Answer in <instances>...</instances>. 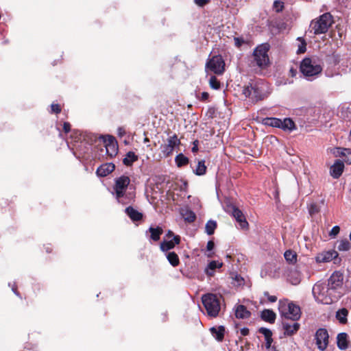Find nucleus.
<instances>
[{
    "instance_id": "1",
    "label": "nucleus",
    "mask_w": 351,
    "mask_h": 351,
    "mask_svg": "<svg viewBox=\"0 0 351 351\" xmlns=\"http://www.w3.org/2000/svg\"><path fill=\"white\" fill-rule=\"evenodd\" d=\"M267 85L263 82L249 83L243 88L242 94L245 97H249L253 102H257L266 99L269 92L267 90Z\"/></svg>"
},
{
    "instance_id": "2",
    "label": "nucleus",
    "mask_w": 351,
    "mask_h": 351,
    "mask_svg": "<svg viewBox=\"0 0 351 351\" xmlns=\"http://www.w3.org/2000/svg\"><path fill=\"white\" fill-rule=\"evenodd\" d=\"M278 311L282 319L298 321L301 317L300 307L288 300H280L278 302Z\"/></svg>"
},
{
    "instance_id": "3",
    "label": "nucleus",
    "mask_w": 351,
    "mask_h": 351,
    "mask_svg": "<svg viewBox=\"0 0 351 351\" xmlns=\"http://www.w3.org/2000/svg\"><path fill=\"white\" fill-rule=\"evenodd\" d=\"M312 293L315 300L322 304H330L338 300L325 283H316L313 287Z\"/></svg>"
},
{
    "instance_id": "4",
    "label": "nucleus",
    "mask_w": 351,
    "mask_h": 351,
    "mask_svg": "<svg viewBox=\"0 0 351 351\" xmlns=\"http://www.w3.org/2000/svg\"><path fill=\"white\" fill-rule=\"evenodd\" d=\"M270 46L268 43H263L256 47L253 51V60L251 64L257 66L260 69H265L269 64L268 51Z\"/></svg>"
},
{
    "instance_id": "5",
    "label": "nucleus",
    "mask_w": 351,
    "mask_h": 351,
    "mask_svg": "<svg viewBox=\"0 0 351 351\" xmlns=\"http://www.w3.org/2000/svg\"><path fill=\"white\" fill-rule=\"evenodd\" d=\"M221 295L206 293L202 295V302L208 316L216 317L221 309Z\"/></svg>"
},
{
    "instance_id": "6",
    "label": "nucleus",
    "mask_w": 351,
    "mask_h": 351,
    "mask_svg": "<svg viewBox=\"0 0 351 351\" xmlns=\"http://www.w3.org/2000/svg\"><path fill=\"white\" fill-rule=\"evenodd\" d=\"M333 23L332 16L329 12L322 14L319 18L313 20L310 27L314 34L318 35L325 34Z\"/></svg>"
},
{
    "instance_id": "7",
    "label": "nucleus",
    "mask_w": 351,
    "mask_h": 351,
    "mask_svg": "<svg viewBox=\"0 0 351 351\" xmlns=\"http://www.w3.org/2000/svg\"><path fill=\"white\" fill-rule=\"evenodd\" d=\"M300 70L305 77L309 78L321 73L322 67L315 58H305L300 63Z\"/></svg>"
},
{
    "instance_id": "8",
    "label": "nucleus",
    "mask_w": 351,
    "mask_h": 351,
    "mask_svg": "<svg viewBox=\"0 0 351 351\" xmlns=\"http://www.w3.org/2000/svg\"><path fill=\"white\" fill-rule=\"evenodd\" d=\"M343 274L339 271H334L328 280L326 285L339 300L344 294Z\"/></svg>"
},
{
    "instance_id": "9",
    "label": "nucleus",
    "mask_w": 351,
    "mask_h": 351,
    "mask_svg": "<svg viewBox=\"0 0 351 351\" xmlns=\"http://www.w3.org/2000/svg\"><path fill=\"white\" fill-rule=\"evenodd\" d=\"M206 67L216 75H221L225 71V62L221 55L213 56L207 61Z\"/></svg>"
},
{
    "instance_id": "10",
    "label": "nucleus",
    "mask_w": 351,
    "mask_h": 351,
    "mask_svg": "<svg viewBox=\"0 0 351 351\" xmlns=\"http://www.w3.org/2000/svg\"><path fill=\"white\" fill-rule=\"evenodd\" d=\"M130 183V179L127 176H121L115 180L114 189L116 198L119 199L125 195L126 189Z\"/></svg>"
},
{
    "instance_id": "11",
    "label": "nucleus",
    "mask_w": 351,
    "mask_h": 351,
    "mask_svg": "<svg viewBox=\"0 0 351 351\" xmlns=\"http://www.w3.org/2000/svg\"><path fill=\"white\" fill-rule=\"evenodd\" d=\"M180 145V140L178 136L174 134L172 136L167 138V143L161 145L162 152L165 157L172 154L174 148Z\"/></svg>"
},
{
    "instance_id": "12",
    "label": "nucleus",
    "mask_w": 351,
    "mask_h": 351,
    "mask_svg": "<svg viewBox=\"0 0 351 351\" xmlns=\"http://www.w3.org/2000/svg\"><path fill=\"white\" fill-rule=\"evenodd\" d=\"M328 333L325 328H319L315 333L316 344L317 348L324 351L328 345Z\"/></svg>"
},
{
    "instance_id": "13",
    "label": "nucleus",
    "mask_w": 351,
    "mask_h": 351,
    "mask_svg": "<svg viewBox=\"0 0 351 351\" xmlns=\"http://www.w3.org/2000/svg\"><path fill=\"white\" fill-rule=\"evenodd\" d=\"M104 143L107 154L110 158L115 156L118 152V143L116 138L111 135H107L104 138Z\"/></svg>"
},
{
    "instance_id": "14",
    "label": "nucleus",
    "mask_w": 351,
    "mask_h": 351,
    "mask_svg": "<svg viewBox=\"0 0 351 351\" xmlns=\"http://www.w3.org/2000/svg\"><path fill=\"white\" fill-rule=\"evenodd\" d=\"M70 138L75 143L86 141L88 144H92L95 141V138L91 134L76 130L71 132Z\"/></svg>"
},
{
    "instance_id": "15",
    "label": "nucleus",
    "mask_w": 351,
    "mask_h": 351,
    "mask_svg": "<svg viewBox=\"0 0 351 351\" xmlns=\"http://www.w3.org/2000/svg\"><path fill=\"white\" fill-rule=\"evenodd\" d=\"M317 263H327L334 260L335 263H339L341 259H338V253L335 250H330L319 253L315 257Z\"/></svg>"
},
{
    "instance_id": "16",
    "label": "nucleus",
    "mask_w": 351,
    "mask_h": 351,
    "mask_svg": "<svg viewBox=\"0 0 351 351\" xmlns=\"http://www.w3.org/2000/svg\"><path fill=\"white\" fill-rule=\"evenodd\" d=\"M289 319H282V327L284 334L287 336H291L295 334L300 328V324L298 322H293L292 324L289 323Z\"/></svg>"
},
{
    "instance_id": "17",
    "label": "nucleus",
    "mask_w": 351,
    "mask_h": 351,
    "mask_svg": "<svg viewBox=\"0 0 351 351\" xmlns=\"http://www.w3.org/2000/svg\"><path fill=\"white\" fill-rule=\"evenodd\" d=\"M344 163L341 160H335V163L330 167V176L335 179L339 178L343 173L344 170Z\"/></svg>"
},
{
    "instance_id": "18",
    "label": "nucleus",
    "mask_w": 351,
    "mask_h": 351,
    "mask_svg": "<svg viewBox=\"0 0 351 351\" xmlns=\"http://www.w3.org/2000/svg\"><path fill=\"white\" fill-rule=\"evenodd\" d=\"M232 215L236 221L239 223V226L241 228H247L249 225L248 222L247 221L243 212L240 209L234 206L232 208Z\"/></svg>"
},
{
    "instance_id": "19",
    "label": "nucleus",
    "mask_w": 351,
    "mask_h": 351,
    "mask_svg": "<svg viewBox=\"0 0 351 351\" xmlns=\"http://www.w3.org/2000/svg\"><path fill=\"white\" fill-rule=\"evenodd\" d=\"M181 239L179 235L174 236L172 240H164L160 243V247L162 252H167L180 243Z\"/></svg>"
},
{
    "instance_id": "20",
    "label": "nucleus",
    "mask_w": 351,
    "mask_h": 351,
    "mask_svg": "<svg viewBox=\"0 0 351 351\" xmlns=\"http://www.w3.org/2000/svg\"><path fill=\"white\" fill-rule=\"evenodd\" d=\"M115 169V165L112 162H108L101 165L96 171V173L99 177H106L111 173Z\"/></svg>"
},
{
    "instance_id": "21",
    "label": "nucleus",
    "mask_w": 351,
    "mask_h": 351,
    "mask_svg": "<svg viewBox=\"0 0 351 351\" xmlns=\"http://www.w3.org/2000/svg\"><path fill=\"white\" fill-rule=\"evenodd\" d=\"M127 215L130 218V219L133 221H139L143 219V214L138 212L136 209L130 206H128L125 210Z\"/></svg>"
},
{
    "instance_id": "22",
    "label": "nucleus",
    "mask_w": 351,
    "mask_h": 351,
    "mask_svg": "<svg viewBox=\"0 0 351 351\" xmlns=\"http://www.w3.org/2000/svg\"><path fill=\"white\" fill-rule=\"evenodd\" d=\"M251 316V312L248 311L245 306L239 304L235 307V317L237 319H247Z\"/></svg>"
},
{
    "instance_id": "23",
    "label": "nucleus",
    "mask_w": 351,
    "mask_h": 351,
    "mask_svg": "<svg viewBox=\"0 0 351 351\" xmlns=\"http://www.w3.org/2000/svg\"><path fill=\"white\" fill-rule=\"evenodd\" d=\"M348 335L346 332H341L337 335V344L339 349L346 350L348 348Z\"/></svg>"
},
{
    "instance_id": "24",
    "label": "nucleus",
    "mask_w": 351,
    "mask_h": 351,
    "mask_svg": "<svg viewBox=\"0 0 351 351\" xmlns=\"http://www.w3.org/2000/svg\"><path fill=\"white\" fill-rule=\"evenodd\" d=\"M212 335L218 341H222L224 339L225 328L223 326L212 327L210 329Z\"/></svg>"
},
{
    "instance_id": "25",
    "label": "nucleus",
    "mask_w": 351,
    "mask_h": 351,
    "mask_svg": "<svg viewBox=\"0 0 351 351\" xmlns=\"http://www.w3.org/2000/svg\"><path fill=\"white\" fill-rule=\"evenodd\" d=\"M261 317L265 322L274 324L276 318V315L272 310L265 309L261 312Z\"/></svg>"
},
{
    "instance_id": "26",
    "label": "nucleus",
    "mask_w": 351,
    "mask_h": 351,
    "mask_svg": "<svg viewBox=\"0 0 351 351\" xmlns=\"http://www.w3.org/2000/svg\"><path fill=\"white\" fill-rule=\"evenodd\" d=\"M280 128L284 131H293L296 127L294 121L291 118H285L283 120L281 119V124Z\"/></svg>"
},
{
    "instance_id": "27",
    "label": "nucleus",
    "mask_w": 351,
    "mask_h": 351,
    "mask_svg": "<svg viewBox=\"0 0 351 351\" xmlns=\"http://www.w3.org/2000/svg\"><path fill=\"white\" fill-rule=\"evenodd\" d=\"M148 232L150 233V239L154 241H158L160 240V236L163 233V230L160 226H157L156 228L150 227L148 229Z\"/></svg>"
},
{
    "instance_id": "28",
    "label": "nucleus",
    "mask_w": 351,
    "mask_h": 351,
    "mask_svg": "<svg viewBox=\"0 0 351 351\" xmlns=\"http://www.w3.org/2000/svg\"><path fill=\"white\" fill-rule=\"evenodd\" d=\"M337 156H340L344 158V160L348 163L351 164V151L349 149L346 148H337V152H335Z\"/></svg>"
},
{
    "instance_id": "29",
    "label": "nucleus",
    "mask_w": 351,
    "mask_h": 351,
    "mask_svg": "<svg viewBox=\"0 0 351 351\" xmlns=\"http://www.w3.org/2000/svg\"><path fill=\"white\" fill-rule=\"evenodd\" d=\"M138 160V156L133 152H128L123 159V163L127 167H131L133 163Z\"/></svg>"
},
{
    "instance_id": "30",
    "label": "nucleus",
    "mask_w": 351,
    "mask_h": 351,
    "mask_svg": "<svg viewBox=\"0 0 351 351\" xmlns=\"http://www.w3.org/2000/svg\"><path fill=\"white\" fill-rule=\"evenodd\" d=\"M265 125L280 128L281 119L276 117H266L263 119Z\"/></svg>"
},
{
    "instance_id": "31",
    "label": "nucleus",
    "mask_w": 351,
    "mask_h": 351,
    "mask_svg": "<svg viewBox=\"0 0 351 351\" xmlns=\"http://www.w3.org/2000/svg\"><path fill=\"white\" fill-rule=\"evenodd\" d=\"M166 258L171 266L176 267L180 264V258L175 252H169L166 254Z\"/></svg>"
},
{
    "instance_id": "32",
    "label": "nucleus",
    "mask_w": 351,
    "mask_h": 351,
    "mask_svg": "<svg viewBox=\"0 0 351 351\" xmlns=\"http://www.w3.org/2000/svg\"><path fill=\"white\" fill-rule=\"evenodd\" d=\"M348 311L346 308H343L337 312L336 317L340 324H345L348 322Z\"/></svg>"
},
{
    "instance_id": "33",
    "label": "nucleus",
    "mask_w": 351,
    "mask_h": 351,
    "mask_svg": "<svg viewBox=\"0 0 351 351\" xmlns=\"http://www.w3.org/2000/svg\"><path fill=\"white\" fill-rule=\"evenodd\" d=\"M284 256L287 262L289 264H295L297 262V254L291 250L285 251Z\"/></svg>"
},
{
    "instance_id": "34",
    "label": "nucleus",
    "mask_w": 351,
    "mask_h": 351,
    "mask_svg": "<svg viewBox=\"0 0 351 351\" xmlns=\"http://www.w3.org/2000/svg\"><path fill=\"white\" fill-rule=\"evenodd\" d=\"M217 227V223L215 221L209 220L207 221L205 226V232L208 235L214 234L215 229Z\"/></svg>"
},
{
    "instance_id": "35",
    "label": "nucleus",
    "mask_w": 351,
    "mask_h": 351,
    "mask_svg": "<svg viewBox=\"0 0 351 351\" xmlns=\"http://www.w3.org/2000/svg\"><path fill=\"white\" fill-rule=\"evenodd\" d=\"M175 161L177 166L178 167H181L186 165L189 163V160L183 154H179L178 155L176 156Z\"/></svg>"
},
{
    "instance_id": "36",
    "label": "nucleus",
    "mask_w": 351,
    "mask_h": 351,
    "mask_svg": "<svg viewBox=\"0 0 351 351\" xmlns=\"http://www.w3.org/2000/svg\"><path fill=\"white\" fill-rule=\"evenodd\" d=\"M194 173L197 176H203L206 173V167L205 165L204 160H199L196 169L194 170Z\"/></svg>"
},
{
    "instance_id": "37",
    "label": "nucleus",
    "mask_w": 351,
    "mask_h": 351,
    "mask_svg": "<svg viewBox=\"0 0 351 351\" xmlns=\"http://www.w3.org/2000/svg\"><path fill=\"white\" fill-rule=\"evenodd\" d=\"M288 280L289 282L294 285H296L300 282V276L298 271H291L288 275Z\"/></svg>"
},
{
    "instance_id": "38",
    "label": "nucleus",
    "mask_w": 351,
    "mask_h": 351,
    "mask_svg": "<svg viewBox=\"0 0 351 351\" xmlns=\"http://www.w3.org/2000/svg\"><path fill=\"white\" fill-rule=\"evenodd\" d=\"M351 247V243L347 240H342L338 245V250L339 251H348Z\"/></svg>"
},
{
    "instance_id": "39",
    "label": "nucleus",
    "mask_w": 351,
    "mask_h": 351,
    "mask_svg": "<svg viewBox=\"0 0 351 351\" xmlns=\"http://www.w3.org/2000/svg\"><path fill=\"white\" fill-rule=\"evenodd\" d=\"M183 216L185 221L189 223H192L196 219V215L192 210H186V213L183 214Z\"/></svg>"
},
{
    "instance_id": "40",
    "label": "nucleus",
    "mask_w": 351,
    "mask_h": 351,
    "mask_svg": "<svg viewBox=\"0 0 351 351\" xmlns=\"http://www.w3.org/2000/svg\"><path fill=\"white\" fill-rule=\"evenodd\" d=\"M209 84L212 88L215 90L219 89L221 86L219 81L214 75L210 77L209 80Z\"/></svg>"
},
{
    "instance_id": "41",
    "label": "nucleus",
    "mask_w": 351,
    "mask_h": 351,
    "mask_svg": "<svg viewBox=\"0 0 351 351\" xmlns=\"http://www.w3.org/2000/svg\"><path fill=\"white\" fill-rule=\"evenodd\" d=\"M284 3L280 0H276L274 2L273 8L276 12H280L284 9Z\"/></svg>"
},
{
    "instance_id": "42",
    "label": "nucleus",
    "mask_w": 351,
    "mask_h": 351,
    "mask_svg": "<svg viewBox=\"0 0 351 351\" xmlns=\"http://www.w3.org/2000/svg\"><path fill=\"white\" fill-rule=\"evenodd\" d=\"M308 212L311 216H313L319 212V207L315 203L311 204L308 208Z\"/></svg>"
},
{
    "instance_id": "43",
    "label": "nucleus",
    "mask_w": 351,
    "mask_h": 351,
    "mask_svg": "<svg viewBox=\"0 0 351 351\" xmlns=\"http://www.w3.org/2000/svg\"><path fill=\"white\" fill-rule=\"evenodd\" d=\"M258 332L263 334L265 339H268L269 337H272V332L268 328L261 327L258 329Z\"/></svg>"
},
{
    "instance_id": "44",
    "label": "nucleus",
    "mask_w": 351,
    "mask_h": 351,
    "mask_svg": "<svg viewBox=\"0 0 351 351\" xmlns=\"http://www.w3.org/2000/svg\"><path fill=\"white\" fill-rule=\"evenodd\" d=\"M222 263H219L215 261H210L208 265V269L210 270H215L216 268H220L222 266Z\"/></svg>"
},
{
    "instance_id": "45",
    "label": "nucleus",
    "mask_w": 351,
    "mask_h": 351,
    "mask_svg": "<svg viewBox=\"0 0 351 351\" xmlns=\"http://www.w3.org/2000/svg\"><path fill=\"white\" fill-rule=\"evenodd\" d=\"M306 50V43L304 39L302 40L301 43L298 46V53H304Z\"/></svg>"
},
{
    "instance_id": "46",
    "label": "nucleus",
    "mask_w": 351,
    "mask_h": 351,
    "mask_svg": "<svg viewBox=\"0 0 351 351\" xmlns=\"http://www.w3.org/2000/svg\"><path fill=\"white\" fill-rule=\"evenodd\" d=\"M51 108L53 113L59 114L61 112L62 108L58 104H52Z\"/></svg>"
},
{
    "instance_id": "47",
    "label": "nucleus",
    "mask_w": 351,
    "mask_h": 351,
    "mask_svg": "<svg viewBox=\"0 0 351 351\" xmlns=\"http://www.w3.org/2000/svg\"><path fill=\"white\" fill-rule=\"evenodd\" d=\"M234 40L235 46L238 48H240L242 46V45L245 43L243 38L240 37H234Z\"/></svg>"
},
{
    "instance_id": "48",
    "label": "nucleus",
    "mask_w": 351,
    "mask_h": 351,
    "mask_svg": "<svg viewBox=\"0 0 351 351\" xmlns=\"http://www.w3.org/2000/svg\"><path fill=\"white\" fill-rule=\"evenodd\" d=\"M210 0H194V3L199 7H204L208 4Z\"/></svg>"
},
{
    "instance_id": "49",
    "label": "nucleus",
    "mask_w": 351,
    "mask_h": 351,
    "mask_svg": "<svg viewBox=\"0 0 351 351\" xmlns=\"http://www.w3.org/2000/svg\"><path fill=\"white\" fill-rule=\"evenodd\" d=\"M340 231V228L338 226H334L330 232V236L335 237H336Z\"/></svg>"
},
{
    "instance_id": "50",
    "label": "nucleus",
    "mask_w": 351,
    "mask_h": 351,
    "mask_svg": "<svg viewBox=\"0 0 351 351\" xmlns=\"http://www.w3.org/2000/svg\"><path fill=\"white\" fill-rule=\"evenodd\" d=\"M62 130L65 134H68L69 132H71V124L69 122H64L63 123Z\"/></svg>"
},
{
    "instance_id": "51",
    "label": "nucleus",
    "mask_w": 351,
    "mask_h": 351,
    "mask_svg": "<svg viewBox=\"0 0 351 351\" xmlns=\"http://www.w3.org/2000/svg\"><path fill=\"white\" fill-rule=\"evenodd\" d=\"M265 295L267 296V300L270 302H275L277 301V297L276 295H269L267 292L265 293Z\"/></svg>"
},
{
    "instance_id": "52",
    "label": "nucleus",
    "mask_w": 351,
    "mask_h": 351,
    "mask_svg": "<svg viewBox=\"0 0 351 351\" xmlns=\"http://www.w3.org/2000/svg\"><path fill=\"white\" fill-rule=\"evenodd\" d=\"M43 249L45 250L46 253H51L53 251V248L51 244H46L43 245Z\"/></svg>"
},
{
    "instance_id": "53",
    "label": "nucleus",
    "mask_w": 351,
    "mask_h": 351,
    "mask_svg": "<svg viewBox=\"0 0 351 351\" xmlns=\"http://www.w3.org/2000/svg\"><path fill=\"white\" fill-rule=\"evenodd\" d=\"M193 147L191 149V151L193 152H197L198 151V145H199V141L198 140H195L193 142Z\"/></svg>"
},
{
    "instance_id": "54",
    "label": "nucleus",
    "mask_w": 351,
    "mask_h": 351,
    "mask_svg": "<svg viewBox=\"0 0 351 351\" xmlns=\"http://www.w3.org/2000/svg\"><path fill=\"white\" fill-rule=\"evenodd\" d=\"M215 243L213 241L210 240L207 243L206 249L208 251H211L214 249Z\"/></svg>"
},
{
    "instance_id": "55",
    "label": "nucleus",
    "mask_w": 351,
    "mask_h": 351,
    "mask_svg": "<svg viewBox=\"0 0 351 351\" xmlns=\"http://www.w3.org/2000/svg\"><path fill=\"white\" fill-rule=\"evenodd\" d=\"M209 97V94L207 92H202L201 94L200 100L202 101H206Z\"/></svg>"
},
{
    "instance_id": "56",
    "label": "nucleus",
    "mask_w": 351,
    "mask_h": 351,
    "mask_svg": "<svg viewBox=\"0 0 351 351\" xmlns=\"http://www.w3.org/2000/svg\"><path fill=\"white\" fill-rule=\"evenodd\" d=\"M297 69L294 67H291L289 69V75L292 77H295L297 75Z\"/></svg>"
},
{
    "instance_id": "57",
    "label": "nucleus",
    "mask_w": 351,
    "mask_h": 351,
    "mask_svg": "<svg viewBox=\"0 0 351 351\" xmlns=\"http://www.w3.org/2000/svg\"><path fill=\"white\" fill-rule=\"evenodd\" d=\"M265 341H266V343H265L266 348H269L271 347V345L272 342H273L272 337H270L268 339H265Z\"/></svg>"
},
{
    "instance_id": "58",
    "label": "nucleus",
    "mask_w": 351,
    "mask_h": 351,
    "mask_svg": "<svg viewBox=\"0 0 351 351\" xmlns=\"http://www.w3.org/2000/svg\"><path fill=\"white\" fill-rule=\"evenodd\" d=\"M250 330L247 328H243L241 329V334L243 336H247L249 335Z\"/></svg>"
},
{
    "instance_id": "59",
    "label": "nucleus",
    "mask_w": 351,
    "mask_h": 351,
    "mask_svg": "<svg viewBox=\"0 0 351 351\" xmlns=\"http://www.w3.org/2000/svg\"><path fill=\"white\" fill-rule=\"evenodd\" d=\"M234 279H235V280H237L238 282V285H241L242 283H243L244 280L240 276L237 275L235 276Z\"/></svg>"
},
{
    "instance_id": "60",
    "label": "nucleus",
    "mask_w": 351,
    "mask_h": 351,
    "mask_svg": "<svg viewBox=\"0 0 351 351\" xmlns=\"http://www.w3.org/2000/svg\"><path fill=\"white\" fill-rule=\"evenodd\" d=\"M8 201V199L1 198V202H0L1 206L3 207L5 204L9 205L10 202L7 203Z\"/></svg>"
},
{
    "instance_id": "61",
    "label": "nucleus",
    "mask_w": 351,
    "mask_h": 351,
    "mask_svg": "<svg viewBox=\"0 0 351 351\" xmlns=\"http://www.w3.org/2000/svg\"><path fill=\"white\" fill-rule=\"evenodd\" d=\"M174 233L171 231V230H168L167 232L166 233V235L165 237L167 238V239H170L171 237H174Z\"/></svg>"
},
{
    "instance_id": "62",
    "label": "nucleus",
    "mask_w": 351,
    "mask_h": 351,
    "mask_svg": "<svg viewBox=\"0 0 351 351\" xmlns=\"http://www.w3.org/2000/svg\"><path fill=\"white\" fill-rule=\"evenodd\" d=\"M12 291L14 292V293H15L16 295H18L19 298H21V295H20V293L18 292V291H17V289H16V288H14V287H13V288H12Z\"/></svg>"
},
{
    "instance_id": "63",
    "label": "nucleus",
    "mask_w": 351,
    "mask_h": 351,
    "mask_svg": "<svg viewBox=\"0 0 351 351\" xmlns=\"http://www.w3.org/2000/svg\"><path fill=\"white\" fill-rule=\"evenodd\" d=\"M119 135L122 136L123 134H125V131L122 130V128H119Z\"/></svg>"
},
{
    "instance_id": "64",
    "label": "nucleus",
    "mask_w": 351,
    "mask_h": 351,
    "mask_svg": "<svg viewBox=\"0 0 351 351\" xmlns=\"http://www.w3.org/2000/svg\"><path fill=\"white\" fill-rule=\"evenodd\" d=\"M149 138L148 137H145L144 140H143V143H149Z\"/></svg>"
}]
</instances>
